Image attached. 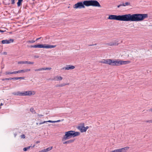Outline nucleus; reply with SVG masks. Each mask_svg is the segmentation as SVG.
<instances>
[{
    "instance_id": "nucleus-35",
    "label": "nucleus",
    "mask_w": 152,
    "mask_h": 152,
    "mask_svg": "<svg viewBox=\"0 0 152 152\" xmlns=\"http://www.w3.org/2000/svg\"><path fill=\"white\" fill-rule=\"evenodd\" d=\"M145 122L147 123H152V120L146 121Z\"/></svg>"
},
{
    "instance_id": "nucleus-2",
    "label": "nucleus",
    "mask_w": 152,
    "mask_h": 152,
    "mask_svg": "<svg viewBox=\"0 0 152 152\" xmlns=\"http://www.w3.org/2000/svg\"><path fill=\"white\" fill-rule=\"evenodd\" d=\"M80 133L79 132H75L74 131H70L65 132V135L64 136L62 141H64L69 139L72 137H75L79 135Z\"/></svg>"
},
{
    "instance_id": "nucleus-54",
    "label": "nucleus",
    "mask_w": 152,
    "mask_h": 152,
    "mask_svg": "<svg viewBox=\"0 0 152 152\" xmlns=\"http://www.w3.org/2000/svg\"><path fill=\"white\" fill-rule=\"evenodd\" d=\"M10 3H7V4H6V5H10Z\"/></svg>"
},
{
    "instance_id": "nucleus-58",
    "label": "nucleus",
    "mask_w": 152,
    "mask_h": 152,
    "mask_svg": "<svg viewBox=\"0 0 152 152\" xmlns=\"http://www.w3.org/2000/svg\"><path fill=\"white\" fill-rule=\"evenodd\" d=\"M35 145H34L33 146V147H34Z\"/></svg>"
},
{
    "instance_id": "nucleus-22",
    "label": "nucleus",
    "mask_w": 152,
    "mask_h": 152,
    "mask_svg": "<svg viewBox=\"0 0 152 152\" xmlns=\"http://www.w3.org/2000/svg\"><path fill=\"white\" fill-rule=\"evenodd\" d=\"M31 147V146H28V147H26L24 148H23V150L24 151H27L28 149H29L30 148V147Z\"/></svg>"
},
{
    "instance_id": "nucleus-29",
    "label": "nucleus",
    "mask_w": 152,
    "mask_h": 152,
    "mask_svg": "<svg viewBox=\"0 0 152 152\" xmlns=\"http://www.w3.org/2000/svg\"><path fill=\"white\" fill-rule=\"evenodd\" d=\"M30 110V111L33 113L34 112V113H36V112L35 111V110H34V108H31Z\"/></svg>"
},
{
    "instance_id": "nucleus-24",
    "label": "nucleus",
    "mask_w": 152,
    "mask_h": 152,
    "mask_svg": "<svg viewBox=\"0 0 152 152\" xmlns=\"http://www.w3.org/2000/svg\"><path fill=\"white\" fill-rule=\"evenodd\" d=\"M22 70V73H25V72H27L28 71H30V69H25Z\"/></svg>"
},
{
    "instance_id": "nucleus-42",
    "label": "nucleus",
    "mask_w": 152,
    "mask_h": 152,
    "mask_svg": "<svg viewBox=\"0 0 152 152\" xmlns=\"http://www.w3.org/2000/svg\"><path fill=\"white\" fill-rule=\"evenodd\" d=\"M6 31V30H1V29H0V32H1V33H3L4 32H5Z\"/></svg>"
},
{
    "instance_id": "nucleus-46",
    "label": "nucleus",
    "mask_w": 152,
    "mask_h": 152,
    "mask_svg": "<svg viewBox=\"0 0 152 152\" xmlns=\"http://www.w3.org/2000/svg\"><path fill=\"white\" fill-rule=\"evenodd\" d=\"M21 79H22V80H24L25 78V77H21Z\"/></svg>"
},
{
    "instance_id": "nucleus-43",
    "label": "nucleus",
    "mask_w": 152,
    "mask_h": 152,
    "mask_svg": "<svg viewBox=\"0 0 152 152\" xmlns=\"http://www.w3.org/2000/svg\"><path fill=\"white\" fill-rule=\"evenodd\" d=\"M88 128L89 127L88 126H87L86 127H84V129H86V131L87 129H88Z\"/></svg>"
},
{
    "instance_id": "nucleus-12",
    "label": "nucleus",
    "mask_w": 152,
    "mask_h": 152,
    "mask_svg": "<svg viewBox=\"0 0 152 152\" xmlns=\"http://www.w3.org/2000/svg\"><path fill=\"white\" fill-rule=\"evenodd\" d=\"M75 68V66L71 65H66L65 67H64L63 69H65V70L72 69Z\"/></svg>"
},
{
    "instance_id": "nucleus-18",
    "label": "nucleus",
    "mask_w": 152,
    "mask_h": 152,
    "mask_svg": "<svg viewBox=\"0 0 152 152\" xmlns=\"http://www.w3.org/2000/svg\"><path fill=\"white\" fill-rule=\"evenodd\" d=\"M63 78L61 77L58 75L54 77L53 80H61Z\"/></svg>"
},
{
    "instance_id": "nucleus-51",
    "label": "nucleus",
    "mask_w": 152,
    "mask_h": 152,
    "mask_svg": "<svg viewBox=\"0 0 152 152\" xmlns=\"http://www.w3.org/2000/svg\"><path fill=\"white\" fill-rule=\"evenodd\" d=\"M149 111H151V112H152V108H151V109H149L148 110Z\"/></svg>"
},
{
    "instance_id": "nucleus-14",
    "label": "nucleus",
    "mask_w": 152,
    "mask_h": 152,
    "mask_svg": "<svg viewBox=\"0 0 152 152\" xmlns=\"http://www.w3.org/2000/svg\"><path fill=\"white\" fill-rule=\"evenodd\" d=\"M110 59H103L100 61V62L104 64H107L110 65Z\"/></svg>"
},
{
    "instance_id": "nucleus-6",
    "label": "nucleus",
    "mask_w": 152,
    "mask_h": 152,
    "mask_svg": "<svg viewBox=\"0 0 152 152\" xmlns=\"http://www.w3.org/2000/svg\"><path fill=\"white\" fill-rule=\"evenodd\" d=\"M120 15H110L109 16L108 19L110 20H114L120 21Z\"/></svg>"
},
{
    "instance_id": "nucleus-41",
    "label": "nucleus",
    "mask_w": 152,
    "mask_h": 152,
    "mask_svg": "<svg viewBox=\"0 0 152 152\" xmlns=\"http://www.w3.org/2000/svg\"><path fill=\"white\" fill-rule=\"evenodd\" d=\"M46 48H50L49 45H46Z\"/></svg>"
},
{
    "instance_id": "nucleus-45",
    "label": "nucleus",
    "mask_w": 152,
    "mask_h": 152,
    "mask_svg": "<svg viewBox=\"0 0 152 152\" xmlns=\"http://www.w3.org/2000/svg\"><path fill=\"white\" fill-rule=\"evenodd\" d=\"M61 121V120H58L57 121H55V123L56 122H60Z\"/></svg>"
},
{
    "instance_id": "nucleus-59",
    "label": "nucleus",
    "mask_w": 152,
    "mask_h": 152,
    "mask_svg": "<svg viewBox=\"0 0 152 152\" xmlns=\"http://www.w3.org/2000/svg\"><path fill=\"white\" fill-rule=\"evenodd\" d=\"M32 0V1H34L35 0Z\"/></svg>"
},
{
    "instance_id": "nucleus-48",
    "label": "nucleus",
    "mask_w": 152,
    "mask_h": 152,
    "mask_svg": "<svg viewBox=\"0 0 152 152\" xmlns=\"http://www.w3.org/2000/svg\"><path fill=\"white\" fill-rule=\"evenodd\" d=\"M41 38H42L41 37H39V38H38L37 39H36V40L35 41H37V40H39V39H40Z\"/></svg>"
},
{
    "instance_id": "nucleus-39",
    "label": "nucleus",
    "mask_w": 152,
    "mask_h": 152,
    "mask_svg": "<svg viewBox=\"0 0 152 152\" xmlns=\"http://www.w3.org/2000/svg\"><path fill=\"white\" fill-rule=\"evenodd\" d=\"M46 45H43L42 46V48H46Z\"/></svg>"
},
{
    "instance_id": "nucleus-11",
    "label": "nucleus",
    "mask_w": 152,
    "mask_h": 152,
    "mask_svg": "<svg viewBox=\"0 0 152 152\" xmlns=\"http://www.w3.org/2000/svg\"><path fill=\"white\" fill-rule=\"evenodd\" d=\"M51 69V67H44L38 69H35L34 71L35 72H37L42 70H50Z\"/></svg>"
},
{
    "instance_id": "nucleus-38",
    "label": "nucleus",
    "mask_w": 152,
    "mask_h": 152,
    "mask_svg": "<svg viewBox=\"0 0 152 152\" xmlns=\"http://www.w3.org/2000/svg\"><path fill=\"white\" fill-rule=\"evenodd\" d=\"M46 122H46V121H43V122H40L39 123V125H41V124H43L44 123H45Z\"/></svg>"
},
{
    "instance_id": "nucleus-61",
    "label": "nucleus",
    "mask_w": 152,
    "mask_h": 152,
    "mask_svg": "<svg viewBox=\"0 0 152 152\" xmlns=\"http://www.w3.org/2000/svg\"><path fill=\"white\" fill-rule=\"evenodd\" d=\"M151 47L152 48V45H151Z\"/></svg>"
},
{
    "instance_id": "nucleus-3",
    "label": "nucleus",
    "mask_w": 152,
    "mask_h": 152,
    "mask_svg": "<svg viewBox=\"0 0 152 152\" xmlns=\"http://www.w3.org/2000/svg\"><path fill=\"white\" fill-rule=\"evenodd\" d=\"M13 94L16 95L31 96L34 95L35 94V92L34 91H24L23 92L18 91L17 92L14 93Z\"/></svg>"
},
{
    "instance_id": "nucleus-17",
    "label": "nucleus",
    "mask_w": 152,
    "mask_h": 152,
    "mask_svg": "<svg viewBox=\"0 0 152 152\" xmlns=\"http://www.w3.org/2000/svg\"><path fill=\"white\" fill-rule=\"evenodd\" d=\"M130 62L129 61H120V65L123 64H129Z\"/></svg>"
},
{
    "instance_id": "nucleus-9",
    "label": "nucleus",
    "mask_w": 152,
    "mask_h": 152,
    "mask_svg": "<svg viewBox=\"0 0 152 152\" xmlns=\"http://www.w3.org/2000/svg\"><path fill=\"white\" fill-rule=\"evenodd\" d=\"M84 6L87 7L91 6V0H85L83 2Z\"/></svg>"
},
{
    "instance_id": "nucleus-21",
    "label": "nucleus",
    "mask_w": 152,
    "mask_h": 152,
    "mask_svg": "<svg viewBox=\"0 0 152 152\" xmlns=\"http://www.w3.org/2000/svg\"><path fill=\"white\" fill-rule=\"evenodd\" d=\"M4 74L5 75L14 74V71L13 72H6Z\"/></svg>"
},
{
    "instance_id": "nucleus-16",
    "label": "nucleus",
    "mask_w": 152,
    "mask_h": 152,
    "mask_svg": "<svg viewBox=\"0 0 152 152\" xmlns=\"http://www.w3.org/2000/svg\"><path fill=\"white\" fill-rule=\"evenodd\" d=\"M74 141H75V139L70 140L64 142H63V144H69V143H72Z\"/></svg>"
},
{
    "instance_id": "nucleus-20",
    "label": "nucleus",
    "mask_w": 152,
    "mask_h": 152,
    "mask_svg": "<svg viewBox=\"0 0 152 152\" xmlns=\"http://www.w3.org/2000/svg\"><path fill=\"white\" fill-rule=\"evenodd\" d=\"M67 85L66 84H65V83H63L61 84H56L55 86V87H61Z\"/></svg>"
},
{
    "instance_id": "nucleus-8",
    "label": "nucleus",
    "mask_w": 152,
    "mask_h": 152,
    "mask_svg": "<svg viewBox=\"0 0 152 152\" xmlns=\"http://www.w3.org/2000/svg\"><path fill=\"white\" fill-rule=\"evenodd\" d=\"M118 41L115 40L114 41L107 43L106 44V45L110 46L118 45L119 44V43H118Z\"/></svg>"
},
{
    "instance_id": "nucleus-19",
    "label": "nucleus",
    "mask_w": 152,
    "mask_h": 152,
    "mask_svg": "<svg viewBox=\"0 0 152 152\" xmlns=\"http://www.w3.org/2000/svg\"><path fill=\"white\" fill-rule=\"evenodd\" d=\"M23 0H18V2L17 3V6L18 7H19L21 5Z\"/></svg>"
},
{
    "instance_id": "nucleus-40",
    "label": "nucleus",
    "mask_w": 152,
    "mask_h": 152,
    "mask_svg": "<svg viewBox=\"0 0 152 152\" xmlns=\"http://www.w3.org/2000/svg\"><path fill=\"white\" fill-rule=\"evenodd\" d=\"M46 152V151L45 149H44L40 151H39V152Z\"/></svg>"
},
{
    "instance_id": "nucleus-50",
    "label": "nucleus",
    "mask_w": 152,
    "mask_h": 152,
    "mask_svg": "<svg viewBox=\"0 0 152 152\" xmlns=\"http://www.w3.org/2000/svg\"><path fill=\"white\" fill-rule=\"evenodd\" d=\"M40 142V141H37L36 142V144H38Z\"/></svg>"
},
{
    "instance_id": "nucleus-47",
    "label": "nucleus",
    "mask_w": 152,
    "mask_h": 152,
    "mask_svg": "<svg viewBox=\"0 0 152 152\" xmlns=\"http://www.w3.org/2000/svg\"><path fill=\"white\" fill-rule=\"evenodd\" d=\"M121 6H125L124 3H122V4H121Z\"/></svg>"
},
{
    "instance_id": "nucleus-37",
    "label": "nucleus",
    "mask_w": 152,
    "mask_h": 152,
    "mask_svg": "<svg viewBox=\"0 0 152 152\" xmlns=\"http://www.w3.org/2000/svg\"><path fill=\"white\" fill-rule=\"evenodd\" d=\"M20 137L21 138H25L26 137L24 134H23L20 136Z\"/></svg>"
},
{
    "instance_id": "nucleus-36",
    "label": "nucleus",
    "mask_w": 152,
    "mask_h": 152,
    "mask_svg": "<svg viewBox=\"0 0 152 152\" xmlns=\"http://www.w3.org/2000/svg\"><path fill=\"white\" fill-rule=\"evenodd\" d=\"M130 3L129 2H126L124 4L125 6H127V5H130Z\"/></svg>"
},
{
    "instance_id": "nucleus-33",
    "label": "nucleus",
    "mask_w": 152,
    "mask_h": 152,
    "mask_svg": "<svg viewBox=\"0 0 152 152\" xmlns=\"http://www.w3.org/2000/svg\"><path fill=\"white\" fill-rule=\"evenodd\" d=\"M35 41L34 40H29L28 42L30 43H33L35 42Z\"/></svg>"
},
{
    "instance_id": "nucleus-53",
    "label": "nucleus",
    "mask_w": 152,
    "mask_h": 152,
    "mask_svg": "<svg viewBox=\"0 0 152 152\" xmlns=\"http://www.w3.org/2000/svg\"><path fill=\"white\" fill-rule=\"evenodd\" d=\"M121 4H120V5H118V6H117V7L118 8H119L120 7H121Z\"/></svg>"
},
{
    "instance_id": "nucleus-7",
    "label": "nucleus",
    "mask_w": 152,
    "mask_h": 152,
    "mask_svg": "<svg viewBox=\"0 0 152 152\" xmlns=\"http://www.w3.org/2000/svg\"><path fill=\"white\" fill-rule=\"evenodd\" d=\"M91 6L96 7H101L99 2L96 0H91Z\"/></svg>"
},
{
    "instance_id": "nucleus-27",
    "label": "nucleus",
    "mask_w": 152,
    "mask_h": 152,
    "mask_svg": "<svg viewBox=\"0 0 152 152\" xmlns=\"http://www.w3.org/2000/svg\"><path fill=\"white\" fill-rule=\"evenodd\" d=\"M21 77H13V80H18L21 79Z\"/></svg>"
},
{
    "instance_id": "nucleus-60",
    "label": "nucleus",
    "mask_w": 152,
    "mask_h": 152,
    "mask_svg": "<svg viewBox=\"0 0 152 152\" xmlns=\"http://www.w3.org/2000/svg\"><path fill=\"white\" fill-rule=\"evenodd\" d=\"M93 45H91L90 46Z\"/></svg>"
},
{
    "instance_id": "nucleus-15",
    "label": "nucleus",
    "mask_w": 152,
    "mask_h": 152,
    "mask_svg": "<svg viewBox=\"0 0 152 152\" xmlns=\"http://www.w3.org/2000/svg\"><path fill=\"white\" fill-rule=\"evenodd\" d=\"M42 44H39L37 45H31L30 47L31 48H42Z\"/></svg>"
},
{
    "instance_id": "nucleus-13",
    "label": "nucleus",
    "mask_w": 152,
    "mask_h": 152,
    "mask_svg": "<svg viewBox=\"0 0 152 152\" xmlns=\"http://www.w3.org/2000/svg\"><path fill=\"white\" fill-rule=\"evenodd\" d=\"M78 129L81 132H86V129H84V126H78Z\"/></svg>"
},
{
    "instance_id": "nucleus-4",
    "label": "nucleus",
    "mask_w": 152,
    "mask_h": 152,
    "mask_svg": "<svg viewBox=\"0 0 152 152\" xmlns=\"http://www.w3.org/2000/svg\"><path fill=\"white\" fill-rule=\"evenodd\" d=\"M73 7L75 9L77 8L81 9L85 8V7L84 6L83 2H79L74 5Z\"/></svg>"
},
{
    "instance_id": "nucleus-5",
    "label": "nucleus",
    "mask_w": 152,
    "mask_h": 152,
    "mask_svg": "<svg viewBox=\"0 0 152 152\" xmlns=\"http://www.w3.org/2000/svg\"><path fill=\"white\" fill-rule=\"evenodd\" d=\"M110 65L111 66H120V63L119 61H116L114 59H110Z\"/></svg>"
},
{
    "instance_id": "nucleus-44",
    "label": "nucleus",
    "mask_w": 152,
    "mask_h": 152,
    "mask_svg": "<svg viewBox=\"0 0 152 152\" xmlns=\"http://www.w3.org/2000/svg\"><path fill=\"white\" fill-rule=\"evenodd\" d=\"M39 56H34V57L35 58H39Z\"/></svg>"
},
{
    "instance_id": "nucleus-26",
    "label": "nucleus",
    "mask_w": 152,
    "mask_h": 152,
    "mask_svg": "<svg viewBox=\"0 0 152 152\" xmlns=\"http://www.w3.org/2000/svg\"><path fill=\"white\" fill-rule=\"evenodd\" d=\"M22 70H18V71H14V74H17V73H22Z\"/></svg>"
},
{
    "instance_id": "nucleus-55",
    "label": "nucleus",
    "mask_w": 152,
    "mask_h": 152,
    "mask_svg": "<svg viewBox=\"0 0 152 152\" xmlns=\"http://www.w3.org/2000/svg\"><path fill=\"white\" fill-rule=\"evenodd\" d=\"M4 54H7V53L6 52H4Z\"/></svg>"
},
{
    "instance_id": "nucleus-49",
    "label": "nucleus",
    "mask_w": 152,
    "mask_h": 152,
    "mask_svg": "<svg viewBox=\"0 0 152 152\" xmlns=\"http://www.w3.org/2000/svg\"><path fill=\"white\" fill-rule=\"evenodd\" d=\"M24 64H28V61H24Z\"/></svg>"
},
{
    "instance_id": "nucleus-30",
    "label": "nucleus",
    "mask_w": 152,
    "mask_h": 152,
    "mask_svg": "<svg viewBox=\"0 0 152 152\" xmlns=\"http://www.w3.org/2000/svg\"><path fill=\"white\" fill-rule=\"evenodd\" d=\"M15 0H11V4H14L15 3Z\"/></svg>"
},
{
    "instance_id": "nucleus-32",
    "label": "nucleus",
    "mask_w": 152,
    "mask_h": 152,
    "mask_svg": "<svg viewBox=\"0 0 152 152\" xmlns=\"http://www.w3.org/2000/svg\"><path fill=\"white\" fill-rule=\"evenodd\" d=\"M18 64H24V61H20L18 62Z\"/></svg>"
},
{
    "instance_id": "nucleus-34",
    "label": "nucleus",
    "mask_w": 152,
    "mask_h": 152,
    "mask_svg": "<svg viewBox=\"0 0 152 152\" xmlns=\"http://www.w3.org/2000/svg\"><path fill=\"white\" fill-rule=\"evenodd\" d=\"M34 63V62L32 61H28V64H33Z\"/></svg>"
},
{
    "instance_id": "nucleus-23",
    "label": "nucleus",
    "mask_w": 152,
    "mask_h": 152,
    "mask_svg": "<svg viewBox=\"0 0 152 152\" xmlns=\"http://www.w3.org/2000/svg\"><path fill=\"white\" fill-rule=\"evenodd\" d=\"M13 80V77L12 78H3L2 79V80Z\"/></svg>"
},
{
    "instance_id": "nucleus-56",
    "label": "nucleus",
    "mask_w": 152,
    "mask_h": 152,
    "mask_svg": "<svg viewBox=\"0 0 152 152\" xmlns=\"http://www.w3.org/2000/svg\"><path fill=\"white\" fill-rule=\"evenodd\" d=\"M3 105L2 103H1L0 104V106L2 105Z\"/></svg>"
},
{
    "instance_id": "nucleus-10",
    "label": "nucleus",
    "mask_w": 152,
    "mask_h": 152,
    "mask_svg": "<svg viewBox=\"0 0 152 152\" xmlns=\"http://www.w3.org/2000/svg\"><path fill=\"white\" fill-rule=\"evenodd\" d=\"M14 41V40L12 39H10L9 40H7V39L3 40L1 41V43L3 44H9L11 42H13Z\"/></svg>"
},
{
    "instance_id": "nucleus-57",
    "label": "nucleus",
    "mask_w": 152,
    "mask_h": 152,
    "mask_svg": "<svg viewBox=\"0 0 152 152\" xmlns=\"http://www.w3.org/2000/svg\"><path fill=\"white\" fill-rule=\"evenodd\" d=\"M39 115V116H43V115Z\"/></svg>"
},
{
    "instance_id": "nucleus-28",
    "label": "nucleus",
    "mask_w": 152,
    "mask_h": 152,
    "mask_svg": "<svg viewBox=\"0 0 152 152\" xmlns=\"http://www.w3.org/2000/svg\"><path fill=\"white\" fill-rule=\"evenodd\" d=\"M56 45H49V47H50V48H54L56 47Z\"/></svg>"
},
{
    "instance_id": "nucleus-31",
    "label": "nucleus",
    "mask_w": 152,
    "mask_h": 152,
    "mask_svg": "<svg viewBox=\"0 0 152 152\" xmlns=\"http://www.w3.org/2000/svg\"><path fill=\"white\" fill-rule=\"evenodd\" d=\"M46 122H50V123H55V121H51V120H49L48 121H47Z\"/></svg>"
},
{
    "instance_id": "nucleus-25",
    "label": "nucleus",
    "mask_w": 152,
    "mask_h": 152,
    "mask_svg": "<svg viewBox=\"0 0 152 152\" xmlns=\"http://www.w3.org/2000/svg\"><path fill=\"white\" fill-rule=\"evenodd\" d=\"M52 149V147H50L48 148L45 149L46 152L51 150Z\"/></svg>"
},
{
    "instance_id": "nucleus-1",
    "label": "nucleus",
    "mask_w": 152,
    "mask_h": 152,
    "mask_svg": "<svg viewBox=\"0 0 152 152\" xmlns=\"http://www.w3.org/2000/svg\"><path fill=\"white\" fill-rule=\"evenodd\" d=\"M147 14H134L120 15V21L138 22L142 21L148 18Z\"/></svg>"
},
{
    "instance_id": "nucleus-52",
    "label": "nucleus",
    "mask_w": 152,
    "mask_h": 152,
    "mask_svg": "<svg viewBox=\"0 0 152 152\" xmlns=\"http://www.w3.org/2000/svg\"><path fill=\"white\" fill-rule=\"evenodd\" d=\"M1 69H3L4 68V66H1Z\"/></svg>"
}]
</instances>
